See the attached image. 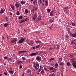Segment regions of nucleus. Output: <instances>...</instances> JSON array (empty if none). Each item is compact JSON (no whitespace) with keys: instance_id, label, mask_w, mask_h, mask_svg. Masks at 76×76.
<instances>
[{"instance_id":"1","label":"nucleus","mask_w":76,"mask_h":76,"mask_svg":"<svg viewBox=\"0 0 76 76\" xmlns=\"http://www.w3.org/2000/svg\"><path fill=\"white\" fill-rule=\"evenodd\" d=\"M24 41V39L23 38H21L19 41L18 42L19 43L21 44Z\"/></svg>"},{"instance_id":"2","label":"nucleus","mask_w":76,"mask_h":76,"mask_svg":"<svg viewBox=\"0 0 76 76\" xmlns=\"http://www.w3.org/2000/svg\"><path fill=\"white\" fill-rule=\"evenodd\" d=\"M42 16L41 15H39V16L37 18V19L36 20L37 21H39V20H40L41 19Z\"/></svg>"},{"instance_id":"3","label":"nucleus","mask_w":76,"mask_h":76,"mask_svg":"<svg viewBox=\"0 0 76 76\" xmlns=\"http://www.w3.org/2000/svg\"><path fill=\"white\" fill-rule=\"evenodd\" d=\"M54 18H52L51 19H50L49 21V22H50V23H53V22L54 21Z\"/></svg>"},{"instance_id":"4","label":"nucleus","mask_w":76,"mask_h":76,"mask_svg":"<svg viewBox=\"0 0 76 76\" xmlns=\"http://www.w3.org/2000/svg\"><path fill=\"white\" fill-rule=\"evenodd\" d=\"M72 66L73 67L76 69V61H74V62L72 63Z\"/></svg>"},{"instance_id":"5","label":"nucleus","mask_w":76,"mask_h":76,"mask_svg":"<svg viewBox=\"0 0 76 76\" xmlns=\"http://www.w3.org/2000/svg\"><path fill=\"white\" fill-rule=\"evenodd\" d=\"M70 36H71V37H74V38H75L76 37V35L75 34H72V33H70Z\"/></svg>"},{"instance_id":"6","label":"nucleus","mask_w":76,"mask_h":76,"mask_svg":"<svg viewBox=\"0 0 76 76\" xmlns=\"http://www.w3.org/2000/svg\"><path fill=\"white\" fill-rule=\"evenodd\" d=\"M37 15L35 14H34L33 17V20H35L37 19Z\"/></svg>"},{"instance_id":"7","label":"nucleus","mask_w":76,"mask_h":76,"mask_svg":"<svg viewBox=\"0 0 76 76\" xmlns=\"http://www.w3.org/2000/svg\"><path fill=\"white\" fill-rule=\"evenodd\" d=\"M34 67H35V66H37V67H39V64H38V63H37L35 62H34Z\"/></svg>"},{"instance_id":"8","label":"nucleus","mask_w":76,"mask_h":76,"mask_svg":"<svg viewBox=\"0 0 76 76\" xmlns=\"http://www.w3.org/2000/svg\"><path fill=\"white\" fill-rule=\"evenodd\" d=\"M16 41H17V40H16V39H13L11 41V44H13V43H15V42H16Z\"/></svg>"},{"instance_id":"9","label":"nucleus","mask_w":76,"mask_h":76,"mask_svg":"<svg viewBox=\"0 0 76 76\" xmlns=\"http://www.w3.org/2000/svg\"><path fill=\"white\" fill-rule=\"evenodd\" d=\"M27 73L28 75H31V71L30 69H29L27 70Z\"/></svg>"},{"instance_id":"10","label":"nucleus","mask_w":76,"mask_h":76,"mask_svg":"<svg viewBox=\"0 0 76 76\" xmlns=\"http://www.w3.org/2000/svg\"><path fill=\"white\" fill-rule=\"evenodd\" d=\"M15 6L16 7L18 8V7H19L20 4L19 3H16L15 4Z\"/></svg>"},{"instance_id":"11","label":"nucleus","mask_w":76,"mask_h":76,"mask_svg":"<svg viewBox=\"0 0 76 76\" xmlns=\"http://www.w3.org/2000/svg\"><path fill=\"white\" fill-rule=\"evenodd\" d=\"M23 61H18L17 62V64H20L21 63H22Z\"/></svg>"},{"instance_id":"12","label":"nucleus","mask_w":76,"mask_h":76,"mask_svg":"<svg viewBox=\"0 0 76 76\" xmlns=\"http://www.w3.org/2000/svg\"><path fill=\"white\" fill-rule=\"evenodd\" d=\"M10 6L11 7V8L12 9V10H15V7H14V6L13 5H12V4L10 5Z\"/></svg>"},{"instance_id":"13","label":"nucleus","mask_w":76,"mask_h":76,"mask_svg":"<svg viewBox=\"0 0 76 76\" xmlns=\"http://www.w3.org/2000/svg\"><path fill=\"white\" fill-rule=\"evenodd\" d=\"M49 69L50 70H53L54 69V68L53 67L50 66L49 68Z\"/></svg>"},{"instance_id":"14","label":"nucleus","mask_w":76,"mask_h":76,"mask_svg":"<svg viewBox=\"0 0 76 76\" xmlns=\"http://www.w3.org/2000/svg\"><path fill=\"white\" fill-rule=\"evenodd\" d=\"M35 55H36V53H33L30 54V56H31V57H32V56H35Z\"/></svg>"},{"instance_id":"15","label":"nucleus","mask_w":76,"mask_h":76,"mask_svg":"<svg viewBox=\"0 0 76 76\" xmlns=\"http://www.w3.org/2000/svg\"><path fill=\"white\" fill-rule=\"evenodd\" d=\"M54 13H53V11H52L50 12V16H53V15Z\"/></svg>"},{"instance_id":"16","label":"nucleus","mask_w":76,"mask_h":76,"mask_svg":"<svg viewBox=\"0 0 76 76\" xmlns=\"http://www.w3.org/2000/svg\"><path fill=\"white\" fill-rule=\"evenodd\" d=\"M36 59L37 60H41V58H39L38 56H37Z\"/></svg>"},{"instance_id":"17","label":"nucleus","mask_w":76,"mask_h":76,"mask_svg":"<svg viewBox=\"0 0 76 76\" xmlns=\"http://www.w3.org/2000/svg\"><path fill=\"white\" fill-rule=\"evenodd\" d=\"M70 58H73V57L74 54L72 53H71L69 54Z\"/></svg>"},{"instance_id":"18","label":"nucleus","mask_w":76,"mask_h":76,"mask_svg":"<svg viewBox=\"0 0 76 76\" xmlns=\"http://www.w3.org/2000/svg\"><path fill=\"white\" fill-rule=\"evenodd\" d=\"M44 70L46 71V72H49V70H48L47 69L46 67H44Z\"/></svg>"},{"instance_id":"19","label":"nucleus","mask_w":76,"mask_h":76,"mask_svg":"<svg viewBox=\"0 0 76 76\" xmlns=\"http://www.w3.org/2000/svg\"><path fill=\"white\" fill-rule=\"evenodd\" d=\"M23 22H25V20H22L19 22V23H22Z\"/></svg>"},{"instance_id":"20","label":"nucleus","mask_w":76,"mask_h":76,"mask_svg":"<svg viewBox=\"0 0 76 76\" xmlns=\"http://www.w3.org/2000/svg\"><path fill=\"white\" fill-rule=\"evenodd\" d=\"M4 13V10H3L2 9L1 10L0 13L1 14H2V13Z\"/></svg>"},{"instance_id":"21","label":"nucleus","mask_w":76,"mask_h":76,"mask_svg":"<svg viewBox=\"0 0 76 76\" xmlns=\"http://www.w3.org/2000/svg\"><path fill=\"white\" fill-rule=\"evenodd\" d=\"M35 42H36V43H40V44H42V42H41V41H36L35 40Z\"/></svg>"},{"instance_id":"22","label":"nucleus","mask_w":76,"mask_h":76,"mask_svg":"<svg viewBox=\"0 0 76 76\" xmlns=\"http://www.w3.org/2000/svg\"><path fill=\"white\" fill-rule=\"evenodd\" d=\"M58 63H56L55 64V68H57V67H58Z\"/></svg>"},{"instance_id":"23","label":"nucleus","mask_w":76,"mask_h":76,"mask_svg":"<svg viewBox=\"0 0 76 76\" xmlns=\"http://www.w3.org/2000/svg\"><path fill=\"white\" fill-rule=\"evenodd\" d=\"M21 4H25V2L24 1H21Z\"/></svg>"},{"instance_id":"24","label":"nucleus","mask_w":76,"mask_h":76,"mask_svg":"<svg viewBox=\"0 0 76 76\" xmlns=\"http://www.w3.org/2000/svg\"><path fill=\"white\" fill-rule=\"evenodd\" d=\"M66 64L67 66H71L70 63V62H67Z\"/></svg>"},{"instance_id":"25","label":"nucleus","mask_w":76,"mask_h":76,"mask_svg":"<svg viewBox=\"0 0 76 76\" xmlns=\"http://www.w3.org/2000/svg\"><path fill=\"white\" fill-rule=\"evenodd\" d=\"M25 12L26 14H27L28 13V9H26L25 10Z\"/></svg>"},{"instance_id":"26","label":"nucleus","mask_w":76,"mask_h":76,"mask_svg":"<svg viewBox=\"0 0 76 76\" xmlns=\"http://www.w3.org/2000/svg\"><path fill=\"white\" fill-rule=\"evenodd\" d=\"M9 73H10V74H13V71H11L10 70H9Z\"/></svg>"},{"instance_id":"27","label":"nucleus","mask_w":76,"mask_h":76,"mask_svg":"<svg viewBox=\"0 0 76 76\" xmlns=\"http://www.w3.org/2000/svg\"><path fill=\"white\" fill-rule=\"evenodd\" d=\"M67 31H68V34H71L72 33H71V31H70V30H69V29H67L66 30Z\"/></svg>"},{"instance_id":"28","label":"nucleus","mask_w":76,"mask_h":76,"mask_svg":"<svg viewBox=\"0 0 76 76\" xmlns=\"http://www.w3.org/2000/svg\"><path fill=\"white\" fill-rule=\"evenodd\" d=\"M51 11V10L50 9H47V13H50Z\"/></svg>"},{"instance_id":"29","label":"nucleus","mask_w":76,"mask_h":76,"mask_svg":"<svg viewBox=\"0 0 76 76\" xmlns=\"http://www.w3.org/2000/svg\"><path fill=\"white\" fill-rule=\"evenodd\" d=\"M45 2L46 3V6H48V1L46 0Z\"/></svg>"},{"instance_id":"30","label":"nucleus","mask_w":76,"mask_h":76,"mask_svg":"<svg viewBox=\"0 0 76 76\" xmlns=\"http://www.w3.org/2000/svg\"><path fill=\"white\" fill-rule=\"evenodd\" d=\"M38 3L41 4L42 3V0H39L38 1Z\"/></svg>"},{"instance_id":"31","label":"nucleus","mask_w":76,"mask_h":76,"mask_svg":"<svg viewBox=\"0 0 76 76\" xmlns=\"http://www.w3.org/2000/svg\"><path fill=\"white\" fill-rule=\"evenodd\" d=\"M16 15H20V13H19V11L17 12V13H16Z\"/></svg>"},{"instance_id":"32","label":"nucleus","mask_w":76,"mask_h":76,"mask_svg":"<svg viewBox=\"0 0 76 76\" xmlns=\"http://www.w3.org/2000/svg\"><path fill=\"white\" fill-rule=\"evenodd\" d=\"M8 26V24L7 23H5L4 24V27H7Z\"/></svg>"},{"instance_id":"33","label":"nucleus","mask_w":76,"mask_h":76,"mask_svg":"<svg viewBox=\"0 0 76 76\" xmlns=\"http://www.w3.org/2000/svg\"><path fill=\"white\" fill-rule=\"evenodd\" d=\"M30 42H31V44H33L34 43V42H33V41L32 40H30Z\"/></svg>"},{"instance_id":"34","label":"nucleus","mask_w":76,"mask_h":76,"mask_svg":"<svg viewBox=\"0 0 76 76\" xmlns=\"http://www.w3.org/2000/svg\"><path fill=\"white\" fill-rule=\"evenodd\" d=\"M63 60V59H62V58H60L59 59V62H61V61H62Z\"/></svg>"},{"instance_id":"35","label":"nucleus","mask_w":76,"mask_h":76,"mask_svg":"<svg viewBox=\"0 0 76 76\" xmlns=\"http://www.w3.org/2000/svg\"><path fill=\"white\" fill-rule=\"evenodd\" d=\"M24 20V22H25L26 21L29 20V19L28 18H27L25 19Z\"/></svg>"},{"instance_id":"36","label":"nucleus","mask_w":76,"mask_h":76,"mask_svg":"<svg viewBox=\"0 0 76 76\" xmlns=\"http://www.w3.org/2000/svg\"><path fill=\"white\" fill-rule=\"evenodd\" d=\"M21 53H27V51H25V50H22L21 51Z\"/></svg>"},{"instance_id":"37","label":"nucleus","mask_w":76,"mask_h":76,"mask_svg":"<svg viewBox=\"0 0 76 76\" xmlns=\"http://www.w3.org/2000/svg\"><path fill=\"white\" fill-rule=\"evenodd\" d=\"M34 67H35V69L36 70H38V67L37 66H34Z\"/></svg>"},{"instance_id":"38","label":"nucleus","mask_w":76,"mask_h":76,"mask_svg":"<svg viewBox=\"0 0 76 76\" xmlns=\"http://www.w3.org/2000/svg\"><path fill=\"white\" fill-rule=\"evenodd\" d=\"M18 19H22V16H20Z\"/></svg>"},{"instance_id":"39","label":"nucleus","mask_w":76,"mask_h":76,"mask_svg":"<svg viewBox=\"0 0 76 76\" xmlns=\"http://www.w3.org/2000/svg\"><path fill=\"white\" fill-rule=\"evenodd\" d=\"M40 46L39 45H37L36 46V48H38Z\"/></svg>"},{"instance_id":"40","label":"nucleus","mask_w":76,"mask_h":76,"mask_svg":"<svg viewBox=\"0 0 76 76\" xmlns=\"http://www.w3.org/2000/svg\"><path fill=\"white\" fill-rule=\"evenodd\" d=\"M60 65H61V66H63V64H64V63L63 62H62L61 63H60Z\"/></svg>"},{"instance_id":"41","label":"nucleus","mask_w":76,"mask_h":76,"mask_svg":"<svg viewBox=\"0 0 76 76\" xmlns=\"http://www.w3.org/2000/svg\"><path fill=\"white\" fill-rule=\"evenodd\" d=\"M55 60V58H51L50 59V61H53V60Z\"/></svg>"},{"instance_id":"42","label":"nucleus","mask_w":76,"mask_h":76,"mask_svg":"<svg viewBox=\"0 0 76 76\" xmlns=\"http://www.w3.org/2000/svg\"><path fill=\"white\" fill-rule=\"evenodd\" d=\"M65 11H66V13H67L69 12V10L68 9L65 10Z\"/></svg>"},{"instance_id":"43","label":"nucleus","mask_w":76,"mask_h":76,"mask_svg":"<svg viewBox=\"0 0 76 76\" xmlns=\"http://www.w3.org/2000/svg\"><path fill=\"white\" fill-rule=\"evenodd\" d=\"M34 11H35V10L34 9H32L31 10V12L33 13H34Z\"/></svg>"},{"instance_id":"44","label":"nucleus","mask_w":76,"mask_h":76,"mask_svg":"<svg viewBox=\"0 0 76 76\" xmlns=\"http://www.w3.org/2000/svg\"><path fill=\"white\" fill-rule=\"evenodd\" d=\"M40 73H42V74H43V73H44V70H42L41 71Z\"/></svg>"},{"instance_id":"45","label":"nucleus","mask_w":76,"mask_h":76,"mask_svg":"<svg viewBox=\"0 0 76 76\" xmlns=\"http://www.w3.org/2000/svg\"><path fill=\"white\" fill-rule=\"evenodd\" d=\"M56 46H57V49H58H58H59V45H57Z\"/></svg>"},{"instance_id":"46","label":"nucleus","mask_w":76,"mask_h":76,"mask_svg":"<svg viewBox=\"0 0 76 76\" xmlns=\"http://www.w3.org/2000/svg\"><path fill=\"white\" fill-rule=\"evenodd\" d=\"M64 9H65V10H67L68 9V7L67 6L65 7Z\"/></svg>"},{"instance_id":"47","label":"nucleus","mask_w":76,"mask_h":76,"mask_svg":"<svg viewBox=\"0 0 76 76\" xmlns=\"http://www.w3.org/2000/svg\"><path fill=\"white\" fill-rule=\"evenodd\" d=\"M56 70H57L56 69H54L52 71V72H56Z\"/></svg>"},{"instance_id":"48","label":"nucleus","mask_w":76,"mask_h":76,"mask_svg":"<svg viewBox=\"0 0 76 76\" xmlns=\"http://www.w3.org/2000/svg\"><path fill=\"white\" fill-rule=\"evenodd\" d=\"M66 38L67 39H68V38H69V36L67 35H66Z\"/></svg>"},{"instance_id":"49","label":"nucleus","mask_w":76,"mask_h":76,"mask_svg":"<svg viewBox=\"0 0 76 76\" xmlns=\"http://www.w3.org/2000/svg\"><path fill=\"white\" fill-rule=\"evenodd\" d=\"M35 10L36 11H37V10H38V7H35Z\"/></svg>"},{"instance_id":"50","label":"nucleus","mask_w":76,"mask_h":76,"mask_svg":"<svg viewBox=\"0 0 76 76\" xmlns=\"http://www.w3.org/2000/svg\"><path fill=\"white\" fill-rule=\"evenodd\" d=\"M41 69H40V68L37 71V72H40V71H41Z\"/></svg>"},{"instance_id":"51","label":"nucleus","mask_w":76,"mask_h":76,"mask_svg":"<svg viewBox=\"0 0 76 76\" xmlns=\"http://www.w3.org/2000/svg\"><path fill=\"white\" fill-rule=\"evenodd\" d=\"M4 59H7V57L4 56Z\"/></svg>"},{"instance_id":"52","label":"nucleus","mask_w":76,"mask_h":76,"mask_svg":"<svg viewBox=\"0 0 76 76\" xmlns=\"http://www.w3.org/2000/svg\"><path fill=\"white\" fill-rule=\"evenodd\" d=\"M75 23H72V26H75Z\"/></svg>"},{"instance_id":"53","label":"nucleus","mask_w":76,"mask_h":76,"mask_svg":"<svg viewBox=\"0 0 76 76\" xmlns=\"http://www.w3.org/2000/svg\"><path fill=\"white\" fill-rule=\"evenodd\" d=\"M49 29L50 30H52V26H50L49 27Z\"/></svg>"},{"instance_id":"54","label":"nucleus","mask_w":76,"mask_h":76,"mask_svg":"<svg viewBox=\"0 0 76 76\" xmlns=\"http://www.w3.org/2000/svg\"><path fill=\"white\" fill-rule=\"evenodd\" d=\"M61 70H63V69H64V67H63V66L61 67Z\"/></svg>"},{"instance_id":"55","label":"nucleus","mask_w":76,"mask_h":76,"mask_svg":"<svg viewBox=\"0 0 76 76\" xmlns=\"http://www.w3.org/2000/svg\"><path fill=\"white\" fill-rule=\"evenodd\" d=\"M75 60V58H73L71 59L72 61H73Z\"/></svg>"},{"instance_id":"56","label":"nucleus","mask_w":76,"mask_h":76,"mask_svg":"<svg viewBox=\"0 0 76 76\" xmlns=\"http://www.w3.org/2000/svg\"><path fill=\"white\" fill-rule=\"evenodd\" d=\"M31 60V59H29L28 60L26 61H27V62H28V61H30Z\"/></svg>"},{"instance_id":"57","label":"nucleus","mask_w":76,"mask_h":76,"mask_svg":"<svg viewBox=\"0 0 76 76\" xmlns=\"http://www.w3.org/2000/svg\"><path fill=\"white\" fill-rule=\"evenodd\" d=\"M20 69H22V65H20L19 66Z\"/></svg>"},{"instance_id":"58","label":"nucleus","mask_w":76,"mask_h":76,"mask_svg":"<svg viewBox=\"0 0 76 76\" xmlns=\"http://www.w3.org/2000/svg\"><path fill=\"white\" fill-rule=\"evenodd\" d=\"M55 76V75H54V74L53 73L51 75H50V76Z\"/></svg>"},{"instance_id":"59","label":"nucleus","mask_w":76,"mask_h":76,"mask_svg":"<svg viewBox=\"0 0 76 76\" xmlns=\"http://www.w3.org/2000/svg\"><path fill=\"white\" fill-rule=\"evenodd\" d=\"M42 5L43 6H44V2L42 3Z\"/></svg>"},{"instance_id":"60","label":"nucleus","mask_w":76,"mask_h":76,"mask_svg":"<svg viewBox=\"0 0 76 76\" xmlns=\"http://www.w3.org/2000/svg\"><path fill=\"white\" fill-rule=\"evenodd\" d=\"M4 74L5 75H7V73L6 72H4Z\"/></svg>"},{"instance_id":"61","label":"nucleus","mask_w":76,"mask_h":76,"mask_svg":"<svg viewBox=\"0 0 76 76\" xmlns=\"http://www.w3.org/2000/svg\"><path fill=\"white\" fill-rule=\"evenodd\" d=\"M74 42H74V41H72V42H71V44H74Z\"/></svg>"},{"instance_id":"62","label":"nucleus","mask_w":76,"mask_h":76,"mask_svg":"<svg viewBox=\"0 0 76 76\" xmlns=\"http://www.w3.org/2000/svg\"><path fill=\"white\" fill-rule=\"evenodd\" d=\"M49 50H53V48H49Z\"/></svg>"},{"instance_id":"63","label":"nucleus","mask_w":76,"mask_h":76,"mask_svg":"<svg viewBox=\"0 0 76 76\" xmlns=\"http://www.w3.org/2000/svg\"><path fill=\"white\" fill-rule=\"evenodd\" d=\"M6 20H7V21H8V20H8V18H6Z\"/></svg>"},{"instance_id":"64","label":"nucleus","mask_w":76,"mask_h":76,"mask_svg":"<svg viewBox=\"0 0 76 76\" xmlns=\"http://www.w3.org/2000/svg\"><path fill=\"white\" fill-rule=\"evenodd\" d=\"M36 33H37V34H39V31H36Z\"/></svg>"}]
</instances>
